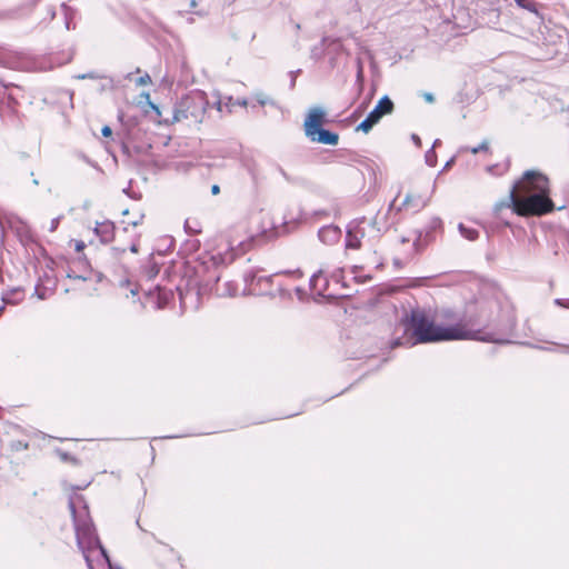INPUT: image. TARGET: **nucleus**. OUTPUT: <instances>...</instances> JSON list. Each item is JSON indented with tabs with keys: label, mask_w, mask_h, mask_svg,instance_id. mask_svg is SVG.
Returning <instances> with one entry per match:
<instances>
[{
	"label": "nucleus",
	"mask_w": 569,
	"mask_h": 569,
	"mask_svg": "<svg viewBox=\"0 0 569 569\" xmlns=\"http://www.w3.org/2000/svg\"><path fill=\"white\" fill-rule=\"evenodd\" d=\"M16 234L19 238L20 244L24 248L38 246L36 239L33 238L31 231L26 227H19L16 229Z\"/></svg>",
	"instance_id": "nucleus-10"
},
{
	"label": "nucleus",
	"mask_w": 569,
	"mask_h": 569,
	"mask_svg": "<svg viewBox=\"0 0 569 569\" xmlns=\"http://www.w3.org/2000/svg\"><path fill=\"white\" fill-rule=\"evenodd\" d=\"M469 151L472 153V154H477L479 152H490V146H489V141L488 140H485L482 141L479 146L477 147H473V148H470Z\"/></svg>",
	"instance_id": "nucleus-13"
},
{
	"label": "nucleus",
	"mask_w": 569,
	"mask_h": 569,
	"mask_svg": "<svg viewBox=\"0 0 569 569\" xmlns=\"http://www.w3.org/2000/svg\"><path fill=\"white\" fill-rule=\"evenodd\" d=\"M365 236L359 221L351 222L346 236V249H358L362 246L361 239Z\"/></svg>",
	"instance_id": "nucleus-8"
},
{
	"label": "nucleus",
	"mask_w": 569,
	"mask_h": 569,
	"mask_svg": "<svg viewBox=\"0 0 569 569\" xmlns=\"http://www.w3.org/2000/svg\"><path fill=\"white\" fill-rule=\"evenodd\" d=\"M325 122L326 112L321 108L316 107L310 109L303 123L306 136L312 142L337 146L339 142L338 133L323 129L322 126Z\"/></svg>",
	"instance_id": "nucleus-3"
},
{
	"label": "nucleus",
	"mask_w": 569,
	"mask_h": 569,
	"mask_svg": "<svg viewBox=\"0 0 569 569\" xmlns=\"http://www.w3.org/2000/svg\"><path fill=\"white\" fill-rule=\"evenodd\" d=\"M411 201H412V198L410 196H407L403 201H402V204L403 206H410L411 204Z\"/></svg>",
	"instance_id": "nucleus-19"
},
{
	"label": "nucleus",
	"mask_w": 569,
	"mask_h": 569,
	"mask_svg": "<svg viewBox=\"0 0 569 569\" xmlns=\"http://www.w3.org/2000/svg\"><path fill=\"white\" fill-rule=\"evenodd\" d=\"M60 218L61 217H58V218H54V219L51 220L50 228H49L50 231H54L58 228L59 222H60Z\"/></svg>",
	"instance_id": "nucleus-14"
},
{
	"label": "nucleus",
	"mask_w": 569,
	"mask_h": 569,
	"mask_svg": "<svg viewBox=\"0 0 569 569\" xmlns=\"http://www.w3.org/2000/svg\"><path fill=\"white\" fill-rule=\"evenodd\" d=\"M459 230H460V233L469 239V240H475L478 238L479 236V231L475 228H469V227H466L465 224L460 223L459 224Z\"/></svg>",
	"instance_id": "nucleus-12"
},
{
	"label": "nucleus",
	"mask_w": 569,
	"mask_h": 569,
	"mask_svg": "<svg viewBox=\"0 0 569 569\" xmlns=\"http://www.w3.org/2000/svg\"><path fill=\"white\" fill-rule=\"evenodd\" d=\"M86 233L89 238L88 242L83 239L76 241V249H86L88 246L108 244L114 239V224L110 221L98 223L91 230L87 229Z\"/></svg>",
	"instance_id": "nucleus-6"
},
{
	"label": "nucleus",
	"mask_w": 569,
	"mask_h": 569,
	"mask_svg": "<svg viewBox=\"0 0 569 569\" xmlns=\"http://www.w3.org/2000/svg\"><path fill=\"white\" fill-rule=\"evenodd\" d=\"M131 210L133 213V219H123L122 223L132 226V227H137L139 223H141L142 219H143V214L141 213V210H140L139 206H137V204H133L131 207Z\"/></svg>",
	"instance_id": "nucleus-11"
},
{
	"label": "nucleus",
	"mask_w": 569,
	"mask_h": 569,
	"mask_svg": "<svg viewBox=\"0 0 569 569\" xmlns=\"http://www.w3.org/2000/svg\"><path fill=\"white\" fill-rule=\"evenodd\" d=\"M101 133L103 137H111L112 136V130L109 126H104L101 130Z\"/></svg>",
	"instance_id": "nucleus-15"
},
{
	"label": "nucleus",
	"mask_w": 569,
	"mask_h": 569,
	"mask_svg": "<svg viewBox=\"0 0 569 569\" xmlns=\"http://www.w3.org/2000/svg\"><path fill=\"white\" fill-rule=\"evenodd\" d=\"M517 2L518 6L522 7V8H528V3L526 0H515Z\"/></svg>",
	"instance_id": "nucleus-20"
},
{
	"label": "nucleus",
	"mask_w": 569,
	"mask_h": 569,
	"mask_svg": "<svg viewBox=\"0 0 569 569\" xmlns=\"http://www.w3.org/2000/svg\"><path fill=\"white\" fill-rule=\"evenodd\" d=\"M550 193L516 196L509 193V201L498 204V209L511 208L520 217H540L553 211L555 203Z\"/></svg>",
	"instance_id": "nucleus-1"
},
{
	"label": "nucleus",
	"mask_w": 569,
	"mask_h": 569,
	"mask_svg": "<svg viewBox=\"0 0 569 569\" xmlns=\"http://www.w3.org/2000/svg\"><path fill=\"white\" fill-rule=\"evenodd\" d=\"M420 342H437L461 339H473L475 335L463 326H442L433 322L421 323L416 330Z\"/></svg>",
	"instance_id": "nucleus-2"
},
{
	"label": "nucleus",
	"mask_w": 569,
	"mask_h": 569,
	"mask_svg": "<svg viewBox=\"0 0 569 569\" xmlns=\"http://www.w3.org/2000/svg\"><path fill=\"white\" fill-rule=\"evenodd\" d=\"M139 81H140V83L146 84V83H149L151 81V79L149 76H146V77H141Z\"/></svg>",
	"instance_id": "nucleus-18"
},
{
	"label": "nucleus",
	"mask_w": 569,
	"mask_h": 569,
	"mask_svg": "<svg viewBox=\"0 0 569 569\" xmlns=\"http://www.w3.org/2000/svg\"><path fill=\"white\" fill-rule=\"evenodd\" d=\"M510 192L516 196L550 193V181L541 172L528 170L513 184Z\"/></svg>",
	"instance_id": "nucleus-5"
},
{
	"label": "nucleus",
	"mask_w": 569,
	"mask_h": 569,
	"mask_svg": "<svg viewBox=\"0 0 569 569\" xmlns=\"http://www.w3.org/2000/svg\"><path fill=\"white\" fill-rule=\"evenodd\" d=\"M211 193H212L213 196L219 194V193H220V187H219L218 184H213V186L211 187Z\"/></svg>",
	"instance_id": "nucleus-17"
},
{
	"label": "nucleus",
	"mask_w": 569,
	"mask_h": 569,
	"mask_svg": "<svg viewBox=\"0 0 569 569\" xmlns=\"http://www.w3.org/2000/svg\"><path fill=\"white\" fill-rule=\"evenodd\" d=\"M122 216H123V219H133V213H132L131 208L124 209L122 211Z\"/></svg>",
	"instance_id": "nucleus-16"
},
{
	"label": "nucleus",
	"mask_w": 569,
	"mask_h": 569,
	"mask_svg": "<svg viewBox=\"0 0 569 569\" xmlns=\"http://www.w3.org/2000/svg\"><path fill=\"white\" fill-rule=\"evenodd\" d=\"M393 109L395 106L391 99L388 96L382 97L376 107L369 112L367 118L358 124L356 131L369 133L373 126H376L382 117L391 114Z\"/></svg>",
	"instance_id": "nucleus-7"
},
{
	"label": "nucleus",
	"mask_w": 569,
	"mask_h": 569,
	"mask_svg": "<svg viewBox=\"0 0 569 569\" xmlns=\"http://www.w3.org/2000/svg\"><path fill=\"white\" fill-rule=\"evenodd\" d=\"M319 238L325 246H336L342 238V231L337 226H326L320 229Z\"/></svg>",
	"instance_id": "nucleus-9"
},
{
	"label": "nucleus",
	"mask_w": 569,
	"mask_h": 569,
	"mask_svg": "<svg viewBox=\"0 0 569 569\" xmlns=\"http://www.w3.org/2000/svg\"><path fill=\"white\" fill-rule=\"evenodd\" d=\"M208 101L200 92H193L183 97L174 112V119L178 121L190 120L193 122L202 121L206 113Z\"/></svg>",
	"instance_id": "nucleus-4"
}]
</instances>
